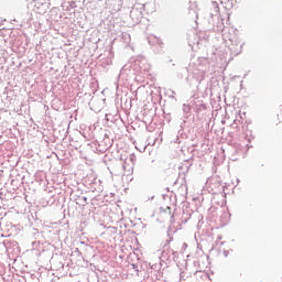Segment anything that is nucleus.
<instances>
[{"label": "nucleus", "instance_id": "f257e3e1", "mask_svg": "<svg viewBox=\"0 0 282 282\" xmlns=\"http://www.w3.org/2000/svg\"><path fill=\"white\" fill-rule=\"evenodd\" d=\"M278 118L282 119V110H280V112L278 113Z\"/></svg>", "mask_w": 282, "mask_h": 282}, {"label": "nucleus", "instance_id": "f03ea898", "mask_svg": "<svg viewBox=\"0 0 282 282\" xmlns=\"http://www.w3.org/2000/svg\"><path fill=\"white\" fill-rule=\"evenodd\" d=\"M226 1H229V0H220V3H226Z\"/></svg>", "mask_w": 282, "mask_h": 282}]
</instances>
